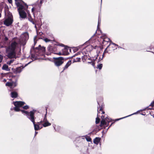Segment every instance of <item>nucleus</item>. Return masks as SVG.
Wrapping results in <instances>:
<instances>
[{
  "label": "nucleus",
  "mask_w": 154,
  "mask_h": 154,
  "mask_svg": "<svg viewBox=\"0 0 154 154\" xmlns=\"http://www.w3.org/2000/svg\"><path fill=\"white\" fill-rule=\"evenodd\" d=\"M19 44L16 41H12L10 44L6 47L7 56L10 58H16V50L18 48Z\"/></svg>",
  "instance_id": "nucleus-1"
},
{
  "label": "nucleus",
  "mask_w": 154,
  "mask_h": 154,
  "mask_svg": "<svg viewBox=\"0 0 154 154\" xmlns=\"http://www.w3.org/2000/svg\"><path fill=\"white\" fill-rule=\"evenodd\" d=\"M13 103L15 107L13 108H11V109L12 110L13 109L16 112H19L21 111L23 113H24L26 116L27 118L30 120V117L31 116L33 117H34L35 112L34 111H31L30 112H28L26 111L23 110H21L20 108L22 106L25 104V103L21 101H13Z\"/></svg>",
  "instance_id": "nucleus-2"
},
{
  "label": "nucleus",
  "mask_w": 154,
  "mask_h": 154,
  "mask_svg": "<svg viewBox=\"0 0 154 154\" xmlns=\"http://www.w3.org/2000/svg\"><path fill=\"white\" fill-rule=\"evenodd\" d=\"M15 4L18 7V10L20 17L24 18L26 16V14L25 11L28 8V6L24 3L21 0H15Z\"/></svg>",
  "instance_id": "nucleus-3"
},
{
  "label": "nucleus",
  "mask_w": 154,
  "mask_h": 154,
  "mask_svg": "<svg viewBox=\"0 0 154 154\" xmlns=\"http://www.w3.org/2000/svg\"><path fill=\"white\" fill-rule=\"evenodd\" d=\"M35 54H32L31 56V58L33 60H34L37 59L38 56H41L44 53L45 51V48L44 47H41L39 45L38 48H36L35 50Z\"/></svg>",
  "instance_id": "nucleus-4"
},
{
  "label": "nucleus",
  "mask_w": 154,
  "mask_h": 154,
  "mask_svg": "<svg viewBox=\"0 0 154 154\" xmlns=\"http://www.w3.org/2000/svg\"><path fill=\"white\" fill-rule=\"evenodd\" d=\"M59 47V46L58 45L56 44L54 45L53 46L49 45L48 47V50L50 52L55 54L57 53V52Z\"/></svg>",
  "instance_id": "nucleus-5"
},
{
  "label": "nucleus",
  "mask_w": 154,
  "mask_h": 154,
  "mask_svg": "<svg viewBox=\"0 0 154 154\" xmlns=\"http://www.w3.org/2000/svg\"><path fill=\"white\" fill-rule=\"evenodd\" d=\"M13 21V17L12 15H10L5 19L4 24L6 26H8L12 24Z\"/></svg>",
  "instance_id": "nucleus-6"
},
{
  "label": "nucleus",
  "mask_w": 154,
  "mask_h": 154,
  "mask_svg": "<svg viewBox=\"0 0 154 154\" xmlns=\"http://www.w3.org/2000/svg\"><path fill=\"white\" fill-rule=\"evenodd\" d=\"M56 59L54 61L55 65L57 66H59L61 65L64 62V59L63 57L55 58Z\"/></svg>",
  "instance_id": "nucleus-7"
},
{
  "label": "nucleus",
  "mask_w": 154,
  "mask_h": 154,
  "mask_svg": "<svg viewBox=\"0 0 154 154\" xmlns=\"http://www.w3.org/2000/svg\"><path fill=\"white\" fill-rule=\"evenodd\" d=\"M94 47L92 45H89L87 46L85 48H83L82 50V53L83 54H87V53L85 52V51H86L87 52L90 53L93 49Z\"/></svg>",
  "instance_id": "nucleus-8"
},
{
  "label": "nucleus",
  "mask_w": 154,
  "mask_h": 154,
  "mask_svg": "<svg viewBox=\"0 0 154 154\" xmlns=\"http://www.w3.org/2000/svg\"><path fill=\"white\" fill-rule=\"evenodd\" d=\"M30 121L33 123L35 130V131L41 129L40 128L38 124H35V117L34 116L32 117L31 116V117H30Z\"/></svg>",
  "instance_id": "nucleus-9"
},
{
  "label": "nucleus",
  "mask_w": 154,
  "mask_h": 154,
  "mask_svg": "<svg viewBox=\"0 0 154 154\" xmlns=\"http://www.w3.org/2000/svg\"><path fill=\"white\" fill-rule=\"evenodd\" d=\"M31 62H30L27 64H26L24 67L21 66L17 67L14 71V72L16 74L20 73L22 71V69L25 66H26L28 64H29Z\"/></svg>",
  "instance_id": "nucleus-10"
},
{
  "label": "nucleus",
  "mask_w": 154,
  "mask_h": 154,
  "mask_svg": "<svg viewBox=\"0 0 154 154\" xmlns=\"http://www.w3.org/2000/svg\"><path fill=\"white\" fill-rule=\"evenodd\" d=\"M17 81L15 82H7L6 83L5 85L10 87L11 88H13L17 86Z\"/></svg>",
  "instance_id": "nucleus-11"
},
{
  "label": "nucleus",
  "mask_w": 154,
  "mask_h": 154,
  "mask_svg": "<svg viewBox=\"0 0 154 154\" xmlns=\"http://www.w3.org/2000/svg\"><path fill=\"white\" fill-rule=\"evenodd\" d=\"M21 38L23 41H26L29 38V35L28 33L27 32L24 33L21 35Z\"/></svg>",
  "instance_id": "nucleus-12"
},
{
  "label": "nucleus",
  "mask_w": 154,
  "mask_h": 154,
  "mask_svg": "<svg viewBox=\"0 0 154 154\" xmlns=\"http://www.w3.org/2000/svg\"><path fill=\"white\" fill-rule=\"evenodd\" d=\"M116 46H118V45L113 43H110L106 48V50L108 49L109 48H112L114 49V50L116 48Z\"/></svg>",
  "instance_id": "nucleus-13"
},
{
  "label": "nucleus",
  "mask_w": 154,
  "mask_h": 154,
  "mask_svg": "<svg viewBox=\"0 0 154 154\" xmlns=\"http://www.w3.org/2000/svg\"><path fill=\"white\" fill-rule=\"evenodd\" d=\"M102 39H103V43L104 45H106V43H107L110 42V39L106 36L103 37Z\"/></svg>",
  "instance_id": "nucleus-14"
},
{
  "label": "nucleus",
  "mask_w": 154,
  "mask_h": 154,
  "mask_svg": "<svg viewBox=\"0 0 154 154\" xmlns=\"http://www.w3.org/2000/svg\"><path fill=\"white\" fill-rule=\"evenodd\" d=\"M71 63V61L69 60L64 66L63 70L62 71L67 69L68 67L70 65Z\"/></svg>",
  "instance_id": "nucleus-15"
},
{
  "label": "nucleus",
  "mask_w": 154,
  "mask_h": 154,
  "mask_svg": "<svg viewBox=\"0 0 154 154\" xmlns=\"http://www.w3.org/2000/svg\"><path fill=\"white\" fill-rule=\"evenodd\" d=\"M17 96V94L15 91H13L11 93V97L12 98H15Z\"/></svg>",
  "instance_id": "nucleus-16"
},
{
  "label": "nucleus",
  "mask_w": 154,
  "mask_h": 154,
  "mask_svg": "<svg viewBox=\"0 0 154 154\" xmlns=\"http://www.w3.org/2000/svg\"><path fill=\"white\" fill-rule=\"evenodd\" d=\"M90 61L88 62V64H91L93 67H95V61L94 60H93L91 59V58L89 60Z\"/></svg>",
  "instance_id": "nucleus-17"
},
{
  "label": "nucleus",
  "mask_w": 154,
  "mask_h": 154,
  "mask_svg": "<svg viewBox=\"0 0 154 154\" xmlns=\"http://www.w3.org/2000/svg\"><path fill=\"white\" fill-rule=\"evenodd\" d=\"M100 139L99 137H96L95 138L94 140V143L96 144V145H97L100 142Z\"/></svg>",
  "instance_id": "nucleus-18"
},
{
  "label": "nucleus",
  "mask_w": 154,
  "mask_h": 154,
  "mask_svg": "<svg viewBox=\"0 0 154 154\" xmlns=\"http://www.w3.org/2000/svg\"><path fill=\"white\" fill-rule=\"evenodd\" d=\"M91 58V57L89 56H88L87 55H84L82 57V59L83 60H90Z\"/></svg>",
  "instance_id": "nucleus-19"
},
{
  "label": "nucleus",
  "mask_w": 154,
  "mask_h": 154,
  "mask_svg": "<svg viewBox=\"0 0 154 154\" xmlns=\"http://www.w3.org/2000/svg\"><path fill=\"white\" fill-rule=\"evenodd\" d=\"M114 50L112 48H109L108 49L106 50V48L103 52V54L106 53H110L112 50Z\"/></svg>",
  "instance_id": "nucleus-20"
},
{
  "label": "nucleus",
  "mask_w": 154,
  "mask_h": 154,
  "mask_svg": "<svg viewBox=\"0 0 154 154\" xmlns=\"http://www.w3.org/2000/svg\"><path fill=\"white\" fill-rule=\"evenodd\" d=\"M2 68L3 70H5L8 71L9 70V69L8 68V65L6 64H4L2 67Z\"/></svg>",
  "instance_id": "nucleus-21"
},
{
  "label": "nucleus",
  "mask_w": 154,
  "mask_h": 154,
  "mask_svg": "<svg viewBox=\"0 0 154 154\" xmlns=\"http://www.w3.org/2000/svg\"><path fill=\"white\" fill-rule=\"evenodd\" d=\"M43 125L44 127H46L51 125V124L48 122H45Z\"/></svg>",
  "instance_id": "nucleus-22"
},
{
  "label": "nucleus",
  "mask_w": 154,
  "mask_h": 154,
  "mask_svg": "<svg viewBox=\"0 0 154 154\" xmlns=\"http://www.w3.org/2000/svg\"><path fill=\"white\" fill-rule=\"evenodd\" d=\"M43 0H38L37 2V4L39 7H40L43 3Z\"/></svg>",
  "instance_id": "nucleus-23"
},
{
  "label": "nucleus",
  "mask_w": 154,
  "mask_h": 154,
  "mask_svg": "<svg viewBox=\"0 0 154 154\" xmlns=\"http://www.w3.org/2000/svg\"><path fill=\"white\" fill-rule=\"evenodd\" d=\"M101 125H106V122L105 120H104V119H102L101 121Z\"/></svg>",
  "instance_id": "nucleus-24"
},
{
  "label": "nucleus",
  "mask_w": 154,
  "mask_h": 154,
  "mask_svg": "<svg viewBox=\"0 0 154 154\" xmlns=\"http://www.w3.org/2000/svg\"><path fill=\"white\" fill-rule=\"evenodd\" d=\"M44 40L45 42L47 43L51 41V40L47 38H41Z\"/></svg>",
  "instance_id": "nucleus-25"
},
{
  "label": "nucleus",
  "mask_w": 154,
  "mask_h": 154,
  "mask_svg": "<svg viewBox=\"0 0 154 154\" xmlns=\"http://www.w3.org/2000/svg\"><path fill=\"white\" fill-rule=\"evenodd\" d=\"M103 66V64H99L97 66V68L99 69H101Z\"/></svg>",
  "instance_id": "nucleus-26"
},
{
  "label": "nucleus",
  "mask_w": 154,
  "mask_h": 154,
  "mask_svg": "<svg viewBox=\"0 0 154 154\" xmlns=\"http://www.w3.org/2000/svg\"><path fill=\"white\" fill-rule=\"evenodd\" d=\"M101 22V19L99 17L98 18V26H97V29H99V26L100 25Z\"/></svg>",
  "instance_id": "nucleus-27"
},
{
  "label": "nucleus",
  "mask_w": 154,
  "mask_h": 154,
  "mask_svg": "<svg viewBox=\"0 0 154 154\" xmlns=\"http://www.w3.org/2000/svg\"><path fill=\"white\" fill-rule=\"evenodd\" d=\"M14 60V59H12V60H10L9 61H8L7 63L9 65L11 64L13 62Z\"/></svg>",
  "instance_id": "nucleus-28"
},
{
  "label": "nucleus",
  "mask_w": 154,
  "mask_h": 154,
  "mask_svg": "<svg viewBox=\"0 0 154 154\" xmlns=\"http://www.w3.org/2000/svg\"><path fill=\"white\" fill-rule=\"evenodd\" d=\"M86 140L88 142H91V138L89 137H86Z\"/></svg>",
  "instance_id": "nucleus-29"
},
{
  "label": "nucleus",
  "mask_w": 154,
  "mask_h": 154,
  "mask_svg": "<svg viewBox=\"0 0 154 154\" xmlns=\"http://www.w3.org/2000/svg\"><path fill=\"white\" fill-rule=\"evenodd\" d=\"M55 54H58L59 55H64L66 54V53H61V52H57V53H55Z\"/></svg>",
  "instance_id": "nucleus-30"
},
{
  "label": "nucleus",
  "mask_w": 154,
  "mask_h": 154,
  "mask_svg": "<svg viewBox=\"0 0 154 154\" xmlns=\"http://www.w3.org/2000/svg\"><path fill=\"white\" fill-rule=\"evenodd\" d=\"M136 113H137V112L134 113H133V114H131V115H129V116H126V117H123V118H120V119H117V120H120V119H122L124 118H126V117H128L129 116H131V115H134V114H136Z\"/></svg>",
  "instance_id": "nucleus-31"
},
{
  "label": "nucleus",
  "mask_w": 154,
  "mask_h": 154,
  "mask_svg": "<svg viewBox=\"0 0 154 154\" xmlns=\"http://www.w3.org/2000/svg\"><path fill=\"white\" fill-rule=\"evenodd\" d=\"M48 122L47 120V117H46V114L45 115V117L44 118L43 120V122Z\"/></svg>",
  "instance_id": "nucleus-32"
},
{
  "label": "nucleus",
  "mask_w": 154,
  "mask_h": 154,
  "mask_svg": "<svg viewBox=\"0 0 154 154\" xmlns=\"http://www.w3.org/2000/svg\"><path fill=\"white\" fill-rule=\"evenodd\" d=\"M23 108L24 109H28L29 108V106H28V105H26L25 106H24L23 107Z\"/></svg>",
  "instance_id": "nucleus-33"
},
{
  "label": "nucleus",
  "mask_w": 154,
  "mask_h": 154,
  "mask_svg": "<svg viewBox=\"0 0 154 154\" xmlns=\"http://www.w3.org/2000/svg\"><path fill=\"white\" fill-rule=\"evenodd\" d=\"M3 57L2 55L0 54V63H1L3 60Z\"/></svg>",
  "instance_id": "nucleus-34"
},
{
  "label": "nucleus",
  "mask_w": 154,
  "mask_h": 154,
  "mask_svg": "<svg viewBox=\"0 0 154 154\" xmlns=\"http://www.w3.org/2000/svg\"><path fill=\"white\" fill-rule=\"evenodd\" d=\"M103 107L102 106H100V109H99V111L98 112V113H100V111H102V110H103Z\"/></svg>",
  "instance_id": "nucleus-35"
},
{
  "label": "nucleus",
  "mask_w": 154,
  "mask_h": 154,
  "mask_svg": "<svg viewBox=\"0 0 154 154\" xmlns=\"http://www.w3.org/2000/svg\"><path fill=\"white\" fill-rule=\"evenodd\" d=\"M99 122V119L97 117L96 118V123L98 124Z\"/></svg>",
  "instance_id": "nucleus-36"
},
{
  "label": "nucleus",
  "mask_w": 154,
  "mask_h": 154,
  "mask_svg": "<svg viewBox=\"0 0 154 154\" xmlns=\"http://www.w3.org/2000/svg\"><path fill=\"white\" fill-rule=\"evenodd\" d=\"M149 106L153 107L154 106V101H153L150 105Z\"/></svg>",
  "instance_id": "nucleus-37"
},
{
  "label": "nucleus",
  "mask_w": 154,
  "mask_h": 154,
  "mask_svg": "<svg viewBox=\"0 0 154 154\" xmlns=\"http://www.w3.org/2000/svg\"><path fill=\"white\" fill-rule=\"evenodd\" d=\"M80 58H77L76 59V62H78L80 61Z\"/></svg>",
  "instance_id": "nucleus-38"
},
{
  "label": "nucleus",
  "mask_w": 154,
  "mask_h": 154,
  "mask_svg": "<svg viewBox=\"0 0 154 154\" xmlns=\"http://www.w3.org/2000/svg\"><path fill=\"white\" fill-rule=\"evenodd\" d=\"M62 51H64L65 52H66L67 51V49L66 48H64L63 49H62Z\"/></svg>",
  "instance_id": "nucleus-39"
},
{
  "label": "nucleus",
  "mask_w": 154,
  "mask_h": 154,
  "mask_svg": "<svg viewBox=\"0 0 154 154\" xmlns=\"http://www.w3.org/2000/svg\"><path fill=\"white\" fill-rule=\"evenodd\" d=\"M99 47L98 46H94V48L95 49H97V48H99Z\"/></svg>",
  "instance_id": "nucleus-40"
},
{
  "label": "nucleus",
  "mask_w": 154,
  "mask_h": 154,
  "mask_svg": "<svg viewBox=\"0 0 154 154\" xmlns=\"http://www.w3.org/2000/svg\"><path fill=\"white\" fill-rule=\"evenodd\" d=\"M103 58V57H102V58L100 57L99 59V61L102 60Z\"/></svg>",
  "instance_id": "nucleus-41"
},
{
  "label": "nucleus",
  "mask_w": 154,
  "mask_h": 154,
  "mask_svg": "<svg viewBox=\"0 0 154 154\" xmlns=\"http://www.w3.org/2000/svg\"><path fill=\"white\" fill-rule=\"evenodd\" d=\"M8 1L10 3H12V0H8Z\"/></svg>",
  "instance_id": "nucleus-42"
},
{
  "label": "nucleus",
  "mask_w": 154,
  "mask_h": 154,
  "mask_svg": "<svg viewBox=\"0 0 154 154\" xmlns=\"http://www.w3.org/2000/svg\"><path fill=\"white\" fill-rule=\"evenodd\" d=\"M34 8H32V12H33V11H34Z\"/></svg>",
  "instance_id": "nucleus-43"
},
{
  "label": "nucleus",
  "mask_w": 154,
  "mask_h": 154,
  "mask_svg": "<svg viewBox=\"0 0 154 154\" xmlns=\"http://www.w3.org/2000/svg\"><path fill=\"white\" fill-rule=\"evenodd\" d=\"M101 118H102V119H104V116H102L101 117Z\"/></svg>",
  "instance_id": "nucleus-44"
},
{
  "label": "nucleus",
  "mask_w": 154,
  "mask_h": 154,
  "mask_svg": "<svg viewBox=\"0 0 154 154\" xmlns=\"http://www.w3.org/2000/svg\"><path fill=\"white\" fill-rule=\"evenodd\" d=\"M31 22H32L33 24H35L34 22L33 21H31Z\"/></svg>",
  "instance_id": "nucleus-45"
},
{
  "label": "nucleus",
  "mask_w": 154,
  "mask_h": 154,
  "mask_svg": "<svg viewBox=\"0 0 154 154\" xmlns=\"http://www.w3.org/2000/svg\"><path fill=\"white\" fill-rule=\"evenodd\" d=\"M101 111L102 112V114H104L105 112L104 111Z\"/></svg>",
  "instance_id": "nucleus-46"
},
{
  "label": "nucleus",
  "mask_w": 154,
  "mask_h": 154,
  "mask_svg": "<svg viewBox=\"0 0 154 154\" xmlns=\"http://www.w3.org/2000/svg\"><path fill=\"white\" fill-rule=\"evenodd\" d=\"M38 133V132H36V131H35V135H36V134H37Z\"/></svg>",
  "instance_id": "nucleus-47"
},
{
  "label": "nucleus",
  "mask_w": 154,
  "mask_h": 154,
  "mask_svg": "<svg viewBox=\"0 0 154 154\" xmlns=\"http://www.w3.org/2000/svg\"><path fill=\"white\" fill-rule=\"evenodd\" d=\"M85 52H87V54H88V55H89V52H87V51H85Z\"/></svg>",
  "instance_id": "nucleus-48"
},
{
  "label": "nucleus",
  "mask_w": 154,
  "mask_h": 154,
  "mask_svg": "<svg viewBox=\"0 0 154 154\" xmlns=\"http://www.w3.org/2000/svg\"><path fill=\"white\" fill-rule=\"evenodd\" d=\"M82 46V45H80V46H79V47H78V48H80Z\"/></svg>",
  "instance_id": "nucleus-49"
},
{
  "label": "nucleus",
  "mask_w": 154,
  "mask_h": 154,
  "mask_svg": "<svg viewBox=\"0 0 154 154\" xmlns=\"http://www.w3.org/2000/svg\"><path fill=\"white\" fill-rule=\"evenodd\" d=\"M29 21L31 22V21H32V19L31 20L30 19H29Z\"/></svg>",
  "instance_id": "nucleus-50"
},
{
  "label": "nucleus",
  "mask_w": 154,
  "mask_h": 154,
  "mask_svg": "<svg viewBox=\"0 0 154 154\" xmlns=\"http://www.w3.org/2000/svg\"><path fill=\"white\" fill-rule=\"evenodd\" d=\"M3 81L4 82H6V80L5 79H4L3 80Z\"/></svg>",
  "instance_id": "nucleus-51"
},
{
  "label": "nucleus",
  "mask_w": 154,
  "mask_h": 154,
  "mask_svg": "<svg viewBox=\"0 0 154 154\" xmlns=\"http://www.w3.org/2000/svg\"><path fill=\"white\" fill-rule=\"evenodd\" d=\"M60 46H63V44H61V45H60Z\"/></svg>",
  "instance_id": "nucleus-52"
},
{
  "label": "nucleus",
  "mask_w": 154,
  "mask_h": 154,
  "mask_svg": "<svg viewBox=\"0 0 154 154\" xmlns=\"http://www.w3.org/2000/svg\"><path fill=\"white\" fill-rule=\"evenodd\" d=\"M42 122V121H41L40 122H38V124H40V123Z\"/></svg>",
  "instance_id": "nucleus-53"
},
{
  "label": "nucleus",
  "mask_w": 154,
  "mask_h": 154,
  "mask_svg": "<svg viewBox=\"0 0 154 154\" xmlns=\"http://www.w3.org/2000/svg\"><path fill=\"white\" fill-rule=\"evenodd\" d=\"M35 28L36 29V28H37V27H36V26L35 25Z\"/></svg>",
  "instance_id": "nucleus-54"
},
{
  "label": "nucleus",
  "mask_w": 154,
  "mask_h": 154,
  "mask_svg": "<svg viewBox=\"0 0 154 154\" xmlns=\"http://www.w3.org/2000/svg\"><path fill=\"white\" fill-rule=\"evenodd\" d=\"M1 17V14L0 13V18Z\"/></svg>",
  "instance_id": "nucleus-55"
},
{
  "label": "nucleus",
  "mask_w": 154,
  "mask_h": 154,
  "mask_svg": "<svg viewBox=\"0 0 154 154\" xmlns=\"http://www.w3.org/2000/svg\"><path fill=\"white\" fill-rule=\"evenodd\" d=\"M104 54H103V56H102V57H103V56H104Z\"/></svg>",
  "instance_id": "nucleus-56"
},
{
  "label": "nucleus",
  "mask_w": 154,
  "mask_h": 154,
  "mask_svg": "<svg viewBox=\"0 0 154 154\" xmlns=\"http://www.w3.org/2000/svg\"><path fill=\"white\" fill-rule=\"evenodd\" d=\"M112 124H111V125H110V126L108 128V129L111 126V125L112 124Z\"/></svg>",
  "instance_id": "nucleus-57"
},
{
  "label": "nucleus",
  "mask_w": 154,
  "mask_h": 154,
  "mask_svg": "<svg viewBox=\"0 0 154 154\" xmlns=\"http://www.w3.org/2000/svg\"><path fill=\"white\" fill-rule=\"evenodd\" d=\"M5 39H6V40H7V39H8V38H5Z\"/></svg>",
  "instance_id": "nucleus-58"
},
{
  "label": "nucleus",
  "mask_w": 154,
  "mask_h": 154,
  "mask_svg": "<svg viewBox=\"0 0 154 154\" xmlns=\"http://www.w3.org/2000/svg\"><path fill=\"white\" fill-rule=\"evenodd\" d=\"M98 105H99V106H100V104H99V103L98 102Z\"/></svg>",
  "instance_id": "nucleus-59"
},
{
  "label": "nucleus",
  "mask_w": 154,
  "mask_h": 154,
  "mask_svg": "<svg viewBox=\"0 0 154 154\" xmlns=\"http://www.w3.org/2000/svg\"><path fill=\"white\" fill-rule=\"evenodd\" d=\"M145 110V109H143V110Z\"/></svg>",
  "instance_id": "nucleus-60"
},
{
  "label": "nucleus",
  "mask_w": 154,
  "mask_h": 154,
  "mask_svg": "<svg viewBox=\"0 0 154 154\" xmlns=\"http://www.w3.org/2000/svg\"><path fill=\"white\" fill-rule=\"evenodd\" d=\"M142 115H144L143 114H142Z\"/></svg>",
  "instance_id": "nucleus-61"
},
{
  "label": "nucleus",
  "mask_w": 154,
  "mask_h": 154,
  "mask_svg": "<svg viewBox=\"0 0 154 154\" xmlns=\"http://www.w3.org/2000/svg\"><path fill=\"white\" fill-rule=\"evenodd\" d=\"M41 33H42V32H41Z\"/></svg>",
  "instance_id": "nucleus-62"
}]
</instances>
